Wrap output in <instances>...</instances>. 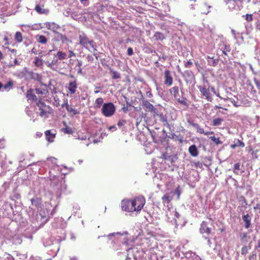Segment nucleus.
<instances>
[{"label":"nucleus","mask_w":260,"mask_h":260,"mask_svg":"<svg viewBox=\"0 0 260 260\" xmlns=\"http://www.w3.org/2000/svg\"><path fill=\"white\" fill-rule=\"evenodd\" d=\"M128 233L127 232H117L111 233L107 237L109 240H112L115 243L120 242L125 245L131 246V243L133 241L128 239L126 237Z\"/></svg>","instance_id":"nucleus-1"},{"label":"nucleus","mask_w":260,"mask_h":260,"mask_svg":"<svg viewBox=\"0 0 260 260\" xmlns=\"http://www.w3.org/2000/svg\"><path fill=\"white\" fill-rule=\"evenodd\" d=\"M37 113L42 118H47L50 115H53V109L41 100L37 102Z\"/></svg>","instance_id":"nucleus-2"},{"label":"nucleus","mask_w":260,"mask_h":260,"mask_svg":"<svg viewBox=\"0 0 260 260\" xmlns=\"http://www.w3.org/2000/svg\"><path fill=\"white\" fill-rule=\"evenodd\" d=\"M79 43L86 49H89L90 46L94 50L95 49L96 45L94 41L93 40H90L84 32H81L79 35Z\"/></svg>","instance_id":"nucleus-3"},{"label":"nucleus","mask_w":260,"mask_h":260,"mask_svg":"<svg viewBox=\"0 0 260 260\" xmlns=\"http://www.w3.org/2000/svg\"><path fill=\"white\" fill-rule=\"evenodd\" d=\"M231 11H239L242 8L244 0H223Z\"/></svg>","instance_id":"nucleus-4"},{"label":"nucleus","mask_w":260,"mask_h":260,"mask_svg":"<svg viewBox=\"0 0 260 260\" xmlns=\"http://www.w3.org/2000/svg\"><path fill=\"white\" fill-rule=\"evenodd\" d=\"M116 107L111 102L104 104L102 108V113L106 117H109L114 115L115 112Z\"/></svg>","instance_id":"nucleus-5"},{"label":"nucleus","mask_w":260,"mask_h":260,"mask_svg":"<svg viewBox=\"0 0 260 260\" xmlns=\"http://www.w3.org/2000/svg\"><path fill=\"white\" fill-rule=\"evenodd\" d=\"M132 204L134 208V211H139L141 210L145 205V199L143 196H139L132 200Z\"/></svg>","instance_id":"nucleus-6"},{"label":"nucleus","mask_w":260,"mask_h":260,"mask_svg":"<svg viewBox=\"0 0 260 260\" xmlns=\"http://www.w3.org/2000/svg\"><path fill=\"white\" fill-rule=\"evenodd\" d=\"M40 83V86L36 87L35 88V91L40 98H45L47 96L49 91L46 84L43 83L42 81Z\"/></svg>","instance_id":"nucleus-7"},{"label":"nucleus","mask_w":260,"mask_h":260,"mask_svg":"<svg viewBox=\"0 0 260 260\" xmlns=\"http://www.w3.org/2000/svg\"><path fill=\"white\" fill-rule=\"evenodd\" d=\"M7 240L11 242L14 244H20L22 240L19 235H13L11 232L6 231V235L4 236Z\"/></svg>","instance_id":"nucleus-8"},{"label":"nucleus","mask_w":260,"mask_h":260,"mask_svg":"<svg viewBox=\"0 0 260 260\" xmlns=\"http://www.w3.org/2000/svg\"><path fill=\"white\" fill-rule=\"evenodd\" d=\"M53 170H57L60 172L62 175H66L68 173L72 171V168L71 167H68L62 164L60 165H57L56 164H54L53 166Z\"/></svg>","instance_id":"nucleus-9"},{"label":"nucleus","mask_w":260,"mask_h":260,"mask_svg":"<svg viewBox=\"0 0 260 260\" xmlns=\"http://www.w3.org/2000/svg\"><path fill=\"white\" fill-rule=\"evenodd\" d=\"M132 203V200H123L121 202V208L122 210L129 212L134 211Z\"/></svg>","instance_id":"nucleus-10"},{"label":"nucleus","mask_w":260,"mask_h":260,"mask_svg":"<svg viewBox=\"0 0 260 260\" xmlns=\"http://www.w3.org/2000/svg\"><path fill=\"white\" fill-rule=\"evenodd\" d=\"M198 88L201 92L202 96L205 97L207 100L211 101V96L208 88H206L205 86L201 85L198 86Z\"/></svg>","instance_id":"nucleus-11"},{"label":"nucleus","mask_w":260,"mask_h":260,"mask_svg":"<svg viewBox=\"0 0 260 260\" xmlns=\"http://www.w3.org/2000/svg\"><path fill=\"white\" fill-rule=\"evenodd\" d=\"M26 74L28 79H33L39 82H41L42 81V76L39 73H35L32 71H28L27 72Z\"/></svg>","instance_id":"nucleus-12"},{"label":"nucleus","mask_w":260,"mask_h":260,"mask_svg":"<svg viewBox=\"0 0 260 260\" xmlns=\"http://www.w3.org/2000/svg\"><path fill=\"white\" fill-rule=\"evenodd\" d=\"M62 107H65L67 111L69 112V114L73 116L77 114H79V111H78L77 109L74 108L68 104L67 101L64 104L62 105Z\"/></svg>","instance_id":"nucleus-13"},{"label":"nucleus","mask_w":260,"mask_h":260,"mask_svg":"<svg viewBox=\"0 0 260 260\" xmlns=\"http://www.w3.org/2000/svg\"><path fill=\"white\" fill-rule=\"evenodd\" d=\"M165 81L164 84L165 85L170 86L173 84V77L171 75L170 71L169 70H166L164 73Z\"/></svg>","instance_id":"nucleus-14"},{"label":"nucleus","mask_w":260,"mask_h":260,"mask_svg":"<svg viewBox=\"0 0 260 260\" xmlns=\"http://www.w3.org/2000/svg\"><path fill=\"white\" fill-rule=\"evenodd\" d=\"M45 27L54 33H57V30L59 28L58 25L56 24L54 22H47L44 23Z\"/></svg>","instance_id":"nucleus-15"},{"label":"nucleus","mask_w":260,"mask_h":260,"mask_svg":"<svg viewBox=\"0 0 260 260\" xmlns=\"http://www.w3.org/2000/svg\"><path fill=\"white\" fill-rule=\"evenodd\" d=\"M143 106L146 108V111L152 112L154 114H157L156 108H155L153 105L148 101H144L143 102Z\"/></svg>","instance_id":"nucleus-16"},{"label":"nucleus","mask_w":260,"mask_h":260,"mask_svg":"<svg viewBox=\"0 0 260 260\" xmlns=\"http://www.w3.org/2000/svg\"><path fill=\"white\" fill-rule=\"evenodd\" d=\"M173 198V192L172 191L166 193L161 198L162 203L164 205L169 204L172 200Z\"/></svg>","instance_id":"nucleus-17"},{"label":"nucleus","mask_w":260,"mask_h":260,"mask_svg":"<svg viewBox=\"0 0 260 260\" xmlns=\"http://www.w3.org/2000/svg\"><path fill=\"white\" fill-rule=\"evenodd\" d=\"M200 231V233L203 235L204 234L209 235L211 233V229L207 226V223L206 222L203 221L201 224Z\"/></svg>","instance_id":"nucleus-18"},{"label":"nucleus","mask_w":260,"mask_h":260,"mask_svg":"<svg viewBox=\"0 0 260 260\" xmlns=\"http://www.w3.org/2000/svg\"><path fill=\"white\" fill-rule=\"evenodd\" d=\"M67 87L70 94H74L76 92V89L77 88V83L76 80H75L72 82H70L69 83L68 86Z\"/></svg>","instance_id":"nucleus-19"},{"label":"nucleus","mask_w":260,"mask_h":260,"mask_svg":"<svg viewBox=\"0 0 260 260\" xmlns=\"http://www.w3.org/2000/svg\"><path fill=\"white\" fill-rule=\"evenodd\" d=\"M242 220L244 222L245 228L249 229L251 225V217L248 214H245L242 216Z\"/></svg>","instance_id":"nucleus-20"},{"label":"nucleus","mask_w":260,"mask_h":260,"mask_svg":"<svg viewBox=\"0 0 260 260\" xmlns=\"http://www.w3.org/2000/svg\"><path fill=\"white\" fill-rule=\"evenodd\" d=\"M185 255L187 258H190L191 260H202L200 256L191 251L186 252Z\"/></svg>","instance_id":"nucleus-21"},{"label":"nucleus","mask_w":260,"mask_h":260,"mask_svg":"<svg viewBox=\"0 0 260 260\" xmlns=\"http://www.w3.org/2000/svg\"><path fill=\"white\" fill-rule=\"evenodd\" d=\"M46 139L47 141L52 142L55 137V134L52 133L51 130H47L45 132Z\"/></svg>","instance_id":"nucleus-22"},{"label":"nucleus","mask_w":260,"mask_h":260,"mask_svg":"<svg viewBox=\"0 0 260 260\" xmlns=\"http://www.w3.org/2000/svg\"><path fill=\"white\" fill-rule=\"evenodd\" d=\"M35 91V89H30L27 91L26 92V97L29 100H31L34 101H37L38 99L37 96L34 94V91Z\"/></svg>","instance_id":"nucleus-23"},{"label":"nucleus","mask_w":260,"mask_h":260,"mask_svg":"<svg viewBox=\"0 0 260 260\" xmlns=\"http://www.w3.org/2000/svg\"><path fill=\"white\" fill-rule=\"evenodd\" d=\"M188 151L190 154L193 157L197 156L199 154V151L195 145L190 146L188 148Z\"/></svg>","instance_id":"nucleus-24"},{"label":"nucleus","mask_w":260,"mask_h":260,"mask_svg":"<svg viewBox=\"0 0 260 260\" xmlns=\"http://www.w3.org/2000/svg\"><path fill=\"white\" fill-rule=\"evenodd\" d=\"M35 10L40 14H45L47 15L49 13V10L46 9L42 8L40 5H37L35 6Z\"/></svg>","instance_id":"nucleus-25"},{"label":"nucleus","mask_w":260,"mask_h":260,"mask_svg":"<svg viewBox=\"0 0 260 260\" xmlns=\"http://www.w3.org/2000/svg\"><path fill=\"white\" fill-rule=\"evenodd\" d=\"M170 93L173 95L175 99L179 97V87L177 86H175L169 90Z\"/></svg>","instance_id":"nucleus-26"},{"label":"nucleus","mask_w":260,"mask_h":260,"mask_svg":"<svg viewBox=\"0 0 260 260\" xmlns=\"http://www.w3.org/2000/svg\"><path fill=\"white\" fill-rule=\"evenodd\" d=\"M13 81L11 80H9L6 84L3 85V89L2 91H9L12 89L13 86Z\"/></svg>","instance_id":"nucleus-27"},{"label":"nucleus","mask_w":260,"mask_h":260,"mask_svg":"<svg viewBox=\"0 0 260 260\" xmlns=\"http://www.w3.org/2000/svg\"><path fill=\"white\" fill-rule=\"evenodd\" d=\"M187 122L190 125L193 126L194 127H195L197 129L198 133H199L200 134H204L205 131L204 130V129L203 128L201 127L198 124L194 123L190 120H188Z\"/></svg>","instance_id":"nucleus-28"},{"label":"nucleus","mask_w":260,"mask_h":260,"mask_svg":"<svg viewBox=\"0 0 260 260\" xmlns=\"http://www.w3.org/2000/svg\"><path fill=\"white\" fill-rule=\"evenodd\" d=\"M44 61L39 57H36L34 61V63L36 67L40 68L43 66Z\"/></svg>","instance_id":"nucleus-29"},{"label":"nucleus","mask_w":260,"mask_h":260,"mask_svg":"<svg viewBox=\"0 0 260 260\" xmlns=\"http://www.w3.org/2000/svg\"><path fill=\"white\" fill-rule=\"evenodd\" d=\"M36 39L38 42L42 44H45L48 41L46 37L43 35H37Z\"/></svg>","instance_id":"nucleus-30"},{"label":"nucleus","mask_w":260,"mask_h":260,"mask_svg":"<svg viewBox=\"0 0 260 260\" xmlns=\"http://www.w3.org/2000/svg\"><path fill=\"white\" fill-rule=\"evenodd\" d=\"M239 238L240 241L243 243H246L247 242V233L246 232H241L239 234Z\"/></svg>","instance_id":"nucleus-31"},{"label":"nucleus","mask_w":260,"mask_h":260,"mask_svg":"<svg viewBox=\"0 0 260 260\" xmlns=\"http://www.w3.org/2000/svg\"><path fill=\"white\" fill-rule=\"evenodd\" d=\"M47 86L48 90L49 89L52 94H55L57 93L56 87L52 84L51 81H50Z\"/></svg>","instance_id":"nucleus-32"},{"label":"nucleus","mask_w":260,"mask_h":260,"mask_svg":"<svg viewBox=\"0 0 260 260\" xmlns=\"http://www.w3.org/2000/svg\"><path fill=\"white\" fill-rule=\"evenodd\" d=\"M251 248V243H250L248 246L244 245L241 249V254L245 255Z\"/></svg>","instance_id":"nucleus-33"},{"label":"nucleus","mask_w":260,"mask_h":260,"mask_svg":"<svg viewBox=\"0 0 260 260\" xmlns=\"http://www.w3.org/2000/svg\"><path fill=\"white\" fill-rule=\"evenodd\" d=\"M55 56L57 57L60 60H63L67 58V54L65 52H63L61 51H58L57 52Z\"/></svg>","instance_id":"nucleus-34"},{"label":"nucleus","mask_w":260,"mask_h":260,"mask_svg":"<svg viewBox=\"0 0 260 260\" xmlns=\"http://www.w3.org/2000/svg\"><path fill=\"white\" fill-rule=\"evenodd\" d=\"M104 102V100L102 98H99L95 101L94 107L96 108H99L101 107Z\"/></svg>","instance_id":"nucleus-35"},{"label":"nucleus","mask_w":260,"mask_h":260,"mask_svg":"<svg viewBox=\"0 0 260 260\" xmlns=\"http://www.w3.org/2000/svg\"><path fill=\"white\" fill-rule=\"evenodd\" d=\"M43 243L45 247L50 246L52 244L53 240L51 238L48 237L44 239Z\"/></svg>","instance_id":"nucleus-36"},{"label":"nucleus","mask_w":260,"mask_h":260,"mask_svg":"<svg viewBox=\"0 0 260 260\" xmlns=\"http://www.w3.org/2000/svg\"><path fill=\"white\" fill-rule=\"evenodd\" d=\"M182 191V188L180 186H177V187L175 189L174 191L173 192V195L176 194L177 195V199L179 200L180 199V197L181 195V193Z\"/></svg>","instance_id":"nucleus-37"},{"label":"nucleus","mask_w":260,"mask_h":260,"mask_svg":"<svg viewBox=\"0 0 260 260\" xmlns=\"http://www.w3.org/2000/svg\"><path fill=\"white\" fill-rule=\"evenodd\" d=\"M209 58L212 59V60L211 61H209L208 60L210 66H213V67H215L218 63V61H219L218 59L214 58V57H210V56H208L207 57V59H209Z\"/></svg>","instance_id":"nucleus-38"},{"label":"nucleus","mask_w":260,"mask_h":260,"mask_svg":"<svg viewBox=\"0 0 260 260\" xmlns=\"http://www.w3.org/2000/svg\"><path fill=\"white\" fill-rule=\"evenodd\" d=\"M15 40L18 43H20L23 40V37L21 32L17 31L15 35Z\"/></svg>","instance_id":"nucleus-39"},{"label":"nucleus","mask_w":260,"mask_h":260,"mask_svg":"<svg viewBox=\"0 0 260 260\" xmlns=\"http://www.w3.org/2000/svg\"><path fill=\"white\" fill-rule=\"evenodd\" d=\"M46 64L47 65L48 67L50 68H52L54 65H56L57 64V60L54 58L51 61H49V60H46L45 62Z\"/></svg>","instance_id":"nucleus-40"},{"label":"nucleus","mask_w":260,"mask_h":260,"mask_svg":"<svg viewBox=\"0 0 260 260\" xmlns=\"http://www.w3.org/2000/svg\"><path fill=\"white\" fill-rule=\"evenodd\" d=\"M223 121V119L221 118H217L214 119L212 121V124L213 126H218L221 124V122Z\"/></svg>","instance_id":"nucleus-41"},{"label":"nucleus","mask_w":260,"mask_h":260,"mask_svg":"<svg viewBox=\"0 0 260 260\" xmlns=\"http://www.w3.org/2000/svg\"><path fill=\"white\" fill-rule=\"evenodd\" d=\"M154 37L156 40H162L164 39H165L164 35L159 32H156L154 35Z\"/></svg>","instance_id":"nucleus-42"},{"label":"nucleus","mask_w":260,"mask_h":260,"mask_svg":"<svg viewBox=\"0 0 260 260\" xmlns=\"http://www.w3.org/2000/svg\"><path fill=\"white\" fill-rule=\"evenodd\" d=\"M209 138L216 145L222 144V142L219 140V138H216L215 136H211Z\"/></svg>","instance_id":"nucleus-43"},{"label":"nucleus","mask_w":260,"mask_h":260,"mask_svg":"<svg viewBox=\"0 0 260 260\" xmlns=\"http://www.w3.org/2000/svg\"><path fill=\"white\" fill-rule=\"evenodd\" d=\"M67 185L65 181L63 180V181H61L60 183V188L61 192H65L67 190Z\"/></svg>","instance_id":"nucleus-44"},{"label":"nucleus","mask_w":260,"mask_h":260,"mask_svg":"<svg viewBox=\"0 0 260 260\" xmlns=\"http://www.w3.org/2000/svg\"><path fill=\"white\" fill-rule=\"evenodd\" d=\"M240 164H235L234 172L236 173H239V172L242 173L244 172L243 170L240 169Z\"/></svg>","instance_id":"nucleus-45"},{"label":"nucleus","mask_w":260,"mask_h":260,"mask_svg":"<svg viewBox=\"0 0 260 260\" xmlns=\"http://www.w3.org/2000/svg\"><path fill=\"white\" fill-rule=\"evenodd\" d=\"M241 200H240V204L242 207H244L245 208H246L247 206V203L245 199V198L243 197H241Z\"/></svg>","instance_id":"nucleus-46"},{"label":"nucleus","mask_w":260,"mask_h":260,"mask_svg":"<svg viewBox=\"0 0 260 260\" xmlns=\"http://www.w3.org/2000/svg\"><path fill=\"white\" fill-rule=\"evenodd\" d=\"M177 100V101L183 105H184V106H187V103L186 102V98H183L182 99H180L179 98H178L177 99H176Z\"/></svg>","instance_id":"nucleus-47"},{"label":"nucleus","mask_w":260,"mask_h":260,"mask_svg":"<svg viewBox=\"0 0 260 260\" xmlns=\"http://www.w3.org/2000/svg\"><path fill=\"white\" fill-rule=\"evenodd\" d=\"M111 72L112 73V79H116L120 78V74L116 71H111Z\"/></svg>","instance_id":"nucleus-48"},{"label":"nucleus","mask_w":260,"mask_h":260,"mask_svg":"<svg viewBox=\"0 0 260 260\" xmlns=\"http://www.w3.org/2000/svg\"><path fill=\"white\" fill-rule=\"evenodd\" d=\"M62 132L64 133L71 134L73 133L72 128L66 126L65 128H62Z\"/></svg>","instance_id":"nucleus-49"},{"label":"nucleus","mask_w":260,"mask_h":260,"mask_svg":"<svg viewBox=\"0 0 260 260\" xmlns=\"http://www.w3.org/2000/svg\"><path fill=\"white\" fill-rule=\"evenodd\" d=\"M3 259L4 260H14L12 255L7 253L4 254Z\"/></svg>","instance_id":"nucleus-50"},{"label":"nucleus","mask_w":260,"mask_h":260,"mask_svg":"<svg viewBox=\"0 0 260 260\" xmlns=\"http://www.w3.org/2000/svg\"><path fill=\"white\" fill-rule=\"evenodd\" d=\"M245 19L248 22H251L253 20L252 15V14H246L244 16Z\"/></svg>","instance_id":"nucleus-51"},{"label":"nucleus","mask_w":260,"mask_h":260,"mask_svg":"<svg viewBox=\"0 0 260 260\" xmlns=\"http://www.w3.org/2000/svg\"><path fill=\"white\" fill-rule=\"evenodd\" d=\"M235 144L237 147H244L245 146L244 143L239 140H238Z\"/></svg>","instance_id":"nucleus-52"},{"label":"nucleus","mask_w":260,"mask_h":260,"mask_svg":"<svg viewBox=\"0 0 260 260\" xmlns=\"http://www.w3.org/2000/svg\"><path fill=\"white\" fill-rule=\"evenodd\" d=\"M126 123V121L124 119H121L118 121L117 122V125L119 127H121L123 125H124Z\"/></svg>","instance_id":"nucleus-53"},{"label":"nucleus","mask_w":260,"mask_h":260,"mask_svg":"<svg viewBox=\"0 0 260 260\" xmlns=\"http://www.w3.org/2000/svg\"><path fill=\"white\" fill-rule=\"evenodd\" d=\"M254 82L260 94V81L254 78Z\"/></svg>","instance_id":"nucleus-54"},{"label":"nucleus","mask_w":260,"mask_h":260,"mask_svg":"<svg viewBox=\"0 0 260 260\" xmlns=\"http://www.w3.org/2000/svg\"><path fill=\"white\" fill-rule=\"evenodd\" d=\"M57 34H58V37H60V40L62 42H64V41H66L68 40V38L66 36L63 35L62 34L58 33V32H57Z\"/></svg>","instance_id":"nucleus-55"},{"label":"nucleus","mask_w":260,"mask_h":260,"mask_svg":"<svg viewBox=\"0 0 260 260\" xmlns=\"http://www.w3.org/2000/svg\"><path fill=\"white\" fill-rule=\"evenodd\" d=\"M31 202L32 205H35V206H37L39 204V200L38 198L36 199H31Z\"/></svg>","instance_id":"nucleus-56"},{"label":"nucleus","mask_w":260,"mask_h":260,"mask_svg":"<svg viewBox=\"0 0 260 260\" xmlns=\"http://www.w3.org/2000/svg\"><path fill=\"white\" fill-rule=\"evenodd\" d=\"M57 160V159L54 157H50L47 158V161L49 162H55Z\"/></svg>","instance_id":"nucleus-57"},{"label":"nucleus","mask_w":260,"mask_h":260,"mask_svg":"<svg viewBox=\"0 0 260 260\" xmlns=\"http://www.w3.org/2000/svg\"><path fill=\"white\" fill-rule=\"evenodd\" d=\"M127 54L129 56H132L134 54L133 49L131 47H129L127 49Z\"/></svg>","instance_id":"nucleus-58"},{"label":"nucleus","mask_w":260,"mask_h":260,"mask_svg":"<svg viewBox=\"0 0 260 260\" xmlns=\"http://www.w3.org/2000/svg\"><path fill=\"white\" fill-rule=\"evenodd\" d=\"M192 64V61L188 60L185 63L184 66L185 68H189L190 67V66H191Z\"/></svg>","instance_id":"nucleus-59"},{"label":"nucleus","mask_w":260,"mask_h":260,"mask_svg":"<svg viewBox=\"0 0 260 260\" xmlns=\"http://www.w3.org/2000/svg\"><path fill=\"white\" fill-rule=\"evenodd\" d=\"M80 3L84 6H87L89 3V0H79Z\"/></svg>","instance_id":"nucleus-60"},{"label":"nucleus","mask_w":260,"mask_h":260,"mask_svg":"<svg viewBox=\"0 0 260 260\" xmlns=\"http://www.w3.org/2000/svg\"><path fill=\"white\" fill-rule=\"evenodd\" d=\"M69 58H71L73 56H76L75 53L72 50H69Z\"/></svg>","instance_id":"nucleus-61"},{"label":"nucleus","mask_w":260,"mask_h":260,"mask_svg":"<svg viewBox=\"0 0 260 260\" xmlns=\"http://www.w3.org/2000/svg\"><path fill=\"white\" fill-rule=\"evenodd\" d=\"M1 244H0V246L1 247V248H2L3 247H5L4 246V243H5L6 244H8V243L7 242V241H6L5 240H3L2 239V240L0 242Z\"/></svg>","instance_id":"nucleus-62"},{"label":"nucleus","mask_w":260,"mask_h":260,"mask_svg":"<svg viewBox=\"0 0 260 260\" xmlns=\"http://www.w3.org/2000/svg\"><path fill=\"white\" fill-rule=\"evenodd\" d=\"M146 94L147 96H148L149 98H151L153 96V94L151 91H147L146 93Z\"/></svg>","instance_id":"nucleus-63"},{"label":"nucleus","mask_w":260,"mask_h":260,"mask_svg":"<svg viewBox=\"0 0 260 260\" xmlns=\"http://www.w3.org/2000/svg\"><path fill=\"white\" fill-rule=\"evenodd\" d=\"M82 66V62L81 60H78V63L77 64V66L78 68H81V66Z\"/></svg>","instance_id":"nucleus-64"}]
</instances>
